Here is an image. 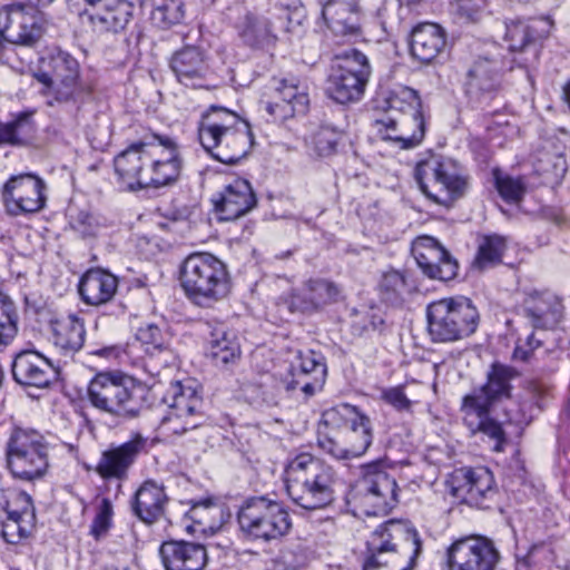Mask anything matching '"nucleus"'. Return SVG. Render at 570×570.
<instances>
[{
  "instance_id": "nucleus-10",
  "label": "nucleus",
  "mask_w": 570,
  "mask_h": 570,
  "mask_svg": "<svg viewBox=\"0 0 570 570\" xmlns=\"http://www.w3.org/2000/svg\"><path fill=\"white\" fill-rule=\"evenodd\" d=\"M49 444L33 429L14 426L6 442V465L14 479L35 481L49 468Z\"/></svg>"
},
{
  "instance_id": "nucleus-37",
  "label": "nucleus",
  "mask_w": 570,
  "mask_h": 570,
  "mask_svg": "<svg viewBox=\"0 0 570 570\" xmlns=\"http://www.w3.org/2000/svg\"><path fill=\"white\" fill-rule=\"evenodd\" d=\"M444 29L433 22H422L413 27L410 39V51L421 62L433 61L445 48Z\"/></svg>"
},
{
  "instance_id": "nucleus-55",
  "label": "nucleus",
  "mask_w": 570,
  "mask_h": 570,
  "mask_svg": "<svg viewBox=\"0 0 570 570\" xmlns=\"http://www.w3.org/2000/svg\"><path fill=\"white\" fill-rule=\"evenodd\" d=\"M36 522L6 515L1 521V535L9 544H18L28 538Z\"/></svg>"
},
{
  "instance_id": "nucleus-9",
  "label": "nucleus",
  "mask_w": 570,
  "mask_h": 570,
  "mask_svg": "<svg viewBox=\"0 0 570 570\" xmlns=\"http://www.w3.org/2000/svg\"><path fill=\"white\" fill-rule=\"evenodd\" d=\"M415 179L429 199L446 208L464 197L470 186V177L459 163L440 155L420 160Z\"/></svg>"
},
{
  "instance_id": "nucleus-39",
  "label": "nucleus",
  "mask_w": 570,
  "mask_h": 570,
  "mask_svg": "<svg viewBox=\"0 0 570 570\" xmlns=\"http://www.w3.org/2000/svg\"><path fill=\"white\" fill-rule=\"evenodd\" d=\"M118 288V278L102 268H90L80 278L78 291L88 305H101L109 302Z\"/></svg>"
},
{
  "instance_id": "nucleus-62",
  "label": "nucleus",
  "mask_w": 570,
  "mask_h": 570,
  "mask_svg": "<svg viewBox=\"0 0 570 570\" xmlns=\"http://www.w3.org/2000/svg\"><path fill=\"white\" fill-rule=\"evenodd\" d=\"M485 4L487 0H452L451 2L453 11L469 21L476 20Z\"/></svg>"
},
{
  "instance_id": "nucleus-34",
  "label": "nucleus",
  "mask_w": 570,
  "mask_h": 570,
  "mask_svg": "<svg viewBox=\"0 0 570 570\" xmlns=\"http://www.w3.org/2000/svg\"><path fill=\"white\" fill-rule=\"evenodd\" d=\"M83 13L94 30L118 33L132 19L134 4L128 0H102L96 8H85Z\"/></svg>"
},
{
  "instance_id": "nucleus-36",
  "label": "nucleus",
  "mask_w": 570,
  "mask_h": 570,
  "mask_svg": "<svg viewBox=\"0 0 570 570\" xmlns=\"http://www.w3.org/2000/svg\"><path fill=\"white\" fill-rule=\"evenodd\" d=\"M535 29L524 20H511L505 23V41L511 51H519L514 61L523 68L532 67L539 59L540 48Z\"/></svg>"
},
{
  "instance_id": "nucleus-30",
  "label": "nucleus",
  "mask_w": 570,
  "mask_h": 570,
  "mask_svg": "<svg viewBox=\"0 0 570 570\" xmlns=\"http://www.w3.org/2000/svg\"><path fill=\"white\" fill-rule=\"evenodd\" d=\"M151 140L131 144L114 159L115 171L119 179L131 190L145 188Z\"/></svg>"
},
{
  "instance_id": "nucleus-50",
  "label": "nucleus",
  "mask_w": 570,
  "mask_h": 570,
  "mask_svg": "<svg viewBox=\"0 0 570 570\" xmlns=\"http://www.w3.org/2000/svg\"><path fill=\"white\" fill-rule=\"evenodd\" d=\"M0 505L6 515L36 522V511L31 497L23 491H13L8 495L3 491Z\"/></svg>"
},
{
  "instance_id": "nucleus-60",
  "label": "nucleus",
  "mask_w": 570,
  "mask_h": 570,
  "mask_svg": "<svg viewBox=\"0 0 570 570\" xmlns=\"http://www.w3.org/2000/svg\"><path fill=\"white\" fill-rule=\"evenodd\" d=\"M245 41L254 47H264L274 42L271 22L266 19H259L250 23L244 31Z\"/></svg>"
},
{
  "instance_id": "nucleus-3",
  "label": "nucleus",
  "mask_w": 570,
  "mask_h": 570,
  "mask_svg": "<svg viewBox=\"0 0 570 570\" xmlns=\"http://www.w3.org/2000/svg\"><path fill=\"white\" fill-rule=\"evenodd\" d=\"M197 132L203 148L228 165L245 158L254 144L250 125L223 106L212 105L202 114Z\"/></svg>"
},
{
  "instance_id": "nucleus-63",
  "label": "nucleus",
  "mask_w": 570,
  "mask_h": 570,
  "mask_svg": "<svg viewBox=\"0 0 570 570\" xmlns=\"http://www.w3.org/2000/svg\"><path fill=\"white\" fill-rule=\"evenodd\" d=\"M70 225L83 237L95 236L99 229V224L95 216L82 210L71 217Z\"/></svg>"
},
{
  "instance_id": "nucleus-19",
  "label": "nucleus",
  "mask_w": 570,
  "mask_h": 570,
  "mask_svg": "<svg viewBox=\"0 0 570 570\" xmlns=\"http://www.w3.org/2000/svg\"><path fill=\"white\" fill-rule=\"evenodd\" d=\"M341 288L327 278H309L279 297L291 312L313 314L337 301Z\"/></svg>"
},
{
  "instance_id": "nucleus-7",
  "label": "nucleus",
  "mask_w": 570,
  "mask_h": 570,
  "mask_svg": "<svg viewBox=\"0 0 570 570\" xmlns=\"http://www.w3.org/2000/svg\"><path fill=\"white\" fill-rule=\"evenodd\" d=\"M179 282L186 296L202 307L213 306L230 292L227 266L209 253L188 255L180 265Z\"/></svg>"
},
{
  "instance_id": "nucleus-14",
  "label": "nucleus",
  "mask_w": 570,
  "mask_h": 570,
  "mask_svg": "<svg viewBox=\"0 0 570 570\" xmlns=\"http://www.w3.org/2000/svg\"><path fill=\"white\" fill-rule=\"evenodd\" d=\"M136 351L144 355L138 356L134 363L140 366L150 376L159 375L160 371L176 363V354L170 347L171 336L155 324H146L138 328L136 334Z\"/></svg>"
},
{
  "instance_id": "nucleus-54",
  "label": "nucleus",
  "mask_w": 570,
  "mask_h": 570,
  "mask_svg": "<svg viewBox=\"0 0 570 570\" xmlns=\"http://www.w3.org/2000/svg\"><path fill=\"white\" fill-rule=\"evenodd\" d=\"M216 511L217 508L210 500L194 503L185 514V519L193 522V524H186V530L189 533L205 532L207 527H213L209 519Z\"/></svg>"
},
{
  "instance_id": "nucleus-6",
  "label": "nucleus",
  "mask_w": 570,
  "mask_h": 570,
  "mask_svg": "<svg viewBox=\"0 0 570 570\" xmlns=\"http://www.w3.org/2000/svg\"><path fill=\"white\" fill-rule=\"evenodd\" d=\"M149 389L121 371L97 373L87 387L89 404L119 421L136 419L148 407Z\"/></svg>"
},
{
  "instance_id": "nucleus-58",
  "label": "nucleus",
  "mask_w": 570,
  "mask_h": 570,
  "mask_svg": "<svg viewBox=\"0 0 570 570\" xmlns=\"http://www.w3.org/2000/svg\"><path fill=\"white\" fill-rule=\"evenodd\" d=\"M114 505L110 499L101 498L96 505L95 518L90 525V534L99 540L112 527Z\"/></svg>"
},
{
  "instance_id": "nucleus-59",
  "label": "nucleus",
  "mask_w": 570,
  "mask_h": 570,
  "mask_svg": "<svg viewBox=\"0 0 570 570\" xmlns=\"http://www.w3.org/2000/svg\"><path fill=\"white\" fill-rule=\"evenodd\" d=\"M278 562L285 570H301L308 562V549L302 542H292L281 550Z\"/></svg>"
},
{
  "instance_id": "nucleus-13",
  "label": "nucleus",
  "mask_w": 570,
  "mask_h": 570,
  "mask_svg": "<svg viewBox=\"0 0 570 570\" xmlns=\"http://www.w3.org/2000/svg\"><path fill=\"white\" fill-rule=\"evenodd\" d=\"M451 492L466 504L479 509H490L499 497L494 476L484 466L455 470L451 479Z\"/></svg>"
},
{
  "instance_id": "nucleus-57",
  "label": "nucleus",
  "mask_w": 570,
  "mask_h": 570,
  "mask_svg": "<svg viewBox=\"0 0 570 570\" xmlns=\"http://www.w3.org/2000/svg\"><path fill=\"white\" fill-rule=\"evenodd\" d=\"M495 187L500 196L511 204L519 203L527 190V185L522 177H512L510 175L495 174Z\"/></svg>"
},
{
  "instance_id": "nucleus-32",
  "label": "nucleus",
  "mask_w": 570,
  "mask_h": 570,
  "mask_svg": "<svg viewBox=\"0 0 570 570\" xmlns=\"http://www.w3.org/2000/svg\"><path fill=\"white\" fill-rule=\"evenodd\" d=\"M168 495L163 483L145 480L132 494L129 505L131 513L145 524H154L165 514Z\"/></svg>"
},
{
  "instance_id": "nucleus-25",
  "label": "nucleus",
  "mask_w": 570,
  "mask_h": 570,
  "mask_svg": "<svg viewBox=\"0 0 570 570\" xmlns=\"http://www.w3.org/2000/svg\"><path fill=\"white\" fill-rule=\"evenodd\" d=\"M212 202L220 220H235L256 207L257 197L247 179L235 178L214 194Z\"/></svg>"
},
{
  "instance_id": "nucleus-1",
  "label": "nucleus",
  "mask_w": 570,
  "mask_h": 570,
  "mask_svg": "<svg viewBox=\"0 0 570 570\" xmlns=\"http://www.w3.org/2000/svg\"><path fill=\"white\" fill-rule=\"evenodd\" d=\"M519 376L515 367L494 362L487 372L485 383L465 394L461 401L463 424L472 435L480 433L493 441L494 452H503L508 439L502 424L491 416V410L497 403L511 397L512 381Z\"/></svg>"
},
{
  "instance_id": "nucleus-52",
  "label": "nucleus",
  "mask_w": 570,
  "mask_h": 570,
  "mask_svg": "<svg viewBox=\"0 0 570 570\" xmlns=\"http://www.w3.org/2000/svg\"><path fill=\"white\" fill-rule=\"evenodd\" d=\"M185 0H161V2L151 11V21L155 26L167 29L174 24L180 23L185 19Z\"/></svg>"
},
{
  "instance_id": "nucleus-24",
  "label": "nucleus",
  "mask_w": 570,
  "mask_h": 570,
  "mask_svg": "<svg viewBox=\"0 0 570 570\" xmlns=\"http://www.w3.org/2000/svg\"><path fill=\"white\" fill-rule=\"evenodd\" d=\"M11 372L18 384L37 389H46L58 379L55 364L35 350L19 352L13 358Z\"/></svg>"
},
{
  "instance_id": "nucleus-4",
  "label": "nucleus",
  "mask_w": 570,
  "mask_h": 570,
  "mask_svg": "<svg viewBox=\"0 0 570 570\" xmlns=\"http://www.w3.org/2000/svg\"><path fill=\"white\" fill-rule=\"evenodd\" d=\"M421 553L417 530L409 521L391 519L367 539L363 570H413Z\"/></svg>"
},
{
  "instance_id": "nucleus-31",
  "label": "nucleus",
  "mask_w": 570,
  "mask_h": 570,
  "mask_svg": "<svg viewBox=\"0 0 570 570\" xmlns=\"http://www.w3.org/2000/svg\"><path fill=\"white\" fill-rule=\"evenodd\" d=\"M0 36L8 42L31 45L40 36L37 19L22 4H9L0 9Z\"/></svg>"
},
{
  "instance_id": "nucleus-11",
  "label": "nucleus",
  "mask_w": 570,
  "mask_h": 570,
  "mask_svg": "<svg viewBox=\"0 0 570 570\" xmlns=\"http://www.w3.org/2000/svg\"><path fill=\"white\" fill-rule=\"evenodd\" d=\"M237 522L247 538L264 542L285 537L292 528L285 505L265 495L246 499L238 509Z\"/></svg>"
},
{
  "instance_id": "nucleus-61",
  "label": "nucleus",
  "mask_w": 570,
  "mask_h": 570,
  "mask_svg": "<svg viewBox=\"0 0 570 570\" xmlns=\"http://www.w3.org/2000/svg\"><path fill=\"white\" fill-rule=\"evenodd\" d=\"M381 400L402 413H412L414 401L410 400L404 392V385L385 387L381 391Z\"/></svg>"
},
{
  "instance_id": "nucleus-20",
  "label": "nucleus",
  "mask_w": 570,
  "mask_h": 570,
  "mask_svg": "<svg viewBox=\"0 0 570 570\" xmlns=\"http://www.w3.org/2000/svg\"><path fill=\"white\" fill-rule=\"evenodd\" d=\"M360 489L364 499L373 505V514H386L397 503V483L379 462L362 468Z\"/></svg>"
},
{
  "instance_id": "nucleus-43",
  "label": "nucleus",
  "mask_w": 570,
  "mask_h": 570,
  "mask_svg": "<svg viewBox=\"0 0 570 570\" xmlns=\"http://www.w3.org/2000/svg\"><path fill=\"white\" fill-rule=\"evenodd\" d=\"M355 411V416L350 420L344 435V442L350 450V455L360 458L366 453L373 442V425L371 419Z\"/></svg>"
},
{
  "instance_id": "nucleus-53",
  "label": "nucleus",
  "mask_w": 570,
  "mask_h": 570,
  "mask_svg": "<svg viewBox=\"0 0 570 570\" xmlns=\"http://www.w3.org/2000/svg\"><path fill=\"white\" fill-rule=\"evenodd\" d=\"M553 564L561 568L560 564H557L556 549L548 542L533 544L524 559L522 561H518V568L530 567L534 570H551Z\"/></svg>"
},
{
  "instance_id": "nucleus-46",
  "label": "nucleus",
  "mask_w": 570,
  "mask_h": 570,
  "mask_svg": "<svg viewBox=\"0 0 570 570\" xmlns=\"http://www.w3.org/2000/svg\"><path fill=\"white\" fill-rule=\"evenodd\" d=\"M413 289L414 285L409 283L406 275L400 271L384 273L380 282L381 296L391 305L403 304Z\"/></svg>"
},
{
  "instance_id": "nucleus-45",
  "label": "nucleus",
  "mask_w": 570,
  "mask_h": 570,
  "mask_svg": "<svg viewBox=\"0 0 570 570\" xmlns=\"http://www.w3.org/2000/svg\"><path fill=\"white\" fill-rule=\"evenodd\" d=\"M286 389V380L278 381L274 375H265L257 383L248 384L245 387L246 396L249 402L256 405L276 406L278 405Z\"/></svg>"
},
{
  "instance_id": "nucleus-26",
  "label": "nucleus",
  "mask_w": 570,
  "mask_h": 570,
  "mask_svg": "<svg viewBox=\"0 0 570 570\" xmlns=\"http://www.w3.org/2000/svg\"><path fill=\"white\" fill-rule=\"evenodd\" d=\"M169 67L177 81L185 87H207L212 73L206 52L198 46L186 45L175 51Z\"/></svg>"
},
{
  "instance_id": "nucleus-47",
  "label": "nucleus",
  "mask_w": 570,
  "mask_h": 570,
  "mask_svg": "<svg viewBox=\"0 0 570 570\" xmlns=\"http://www.w3.org/2000/svg\"><path fill=\"white\" fill-rule=\"evenodd\" d=\"M384 115H400L417 112L422 108V101L416 90L409 87H400L390 92L384 100Z\"/></svg>"
},
{
  "instance_id": "nucleus-27",
  "label": "nucleus",
  "mask_w": 570,
  "mask_h": 570,
  "mask_svg": "<svg viewBox=\"0 0 570 570\" xmlns=\"http://www.w3.org/2000/svg\"><path fill=\"white\" fill-rule=\"evenodd\" d=\"M291 379H286V389H299L306 396H312L321 390L326 379V365L323 357L314 351H298L291 364Z\"/></svg>"
},
{
  "instance_id": "nucleus-15",
  "label": "nucleus",
  "mask_w": 570,
  "mask_h": 570,
  "mask_svg": "<svg viewBox=\"0 0 570 570\" xmlns=\"http://www.w3.org/2000/svg\"><path fill=\"white\" fill-rule=\"evenodd\" d=\"M499 559L493 541L482 535L461 538L446 550L449 570H494Z\"/></svg>"
},
{
  "instance_id": "nucleus-8",
  "label": "nucleus",
  "mask_w": 570,
  "mask_h": 570,
  "mask_svg": "<svg viewBox=\"0 0 570 570\" xmlns=\"http://www.w3.org/2000/svg\"><path fill=\"white\" fill-rule=\"evenodd\" d=\"M426 331L433 343H454L476 332L480 314L465 296L436 299L425 308Z\"/></svg>"
},
{
  "instance_id": "nucleus-44",
  "label": "nucleus",
  "mask_w": 570,
  "mask_h": 570,
  "mask_svg": "<svg viewBox=\"0 0 570 570\" xmlns=\"http://www.w3.org/2000/svg\"><path fill=\"white\" fill-rule=\"evenodd\" d=\"M208 354L217 364H234L240 357V345L234 332L223 326L216 327L210 335Z\"/></svg>"
},
{
  "instance_id": "nucleus-16",
  "label": "nucleus",
  "mask_w": 570,
  "mask_h": 570,
  "mask_svg": "<svg viewBox=\"0 0 570 570\" xmlns=\"http://www.w3.org/2000/svg\"><path fill=\"white\" fill-rule=\"evenodd\" d=\"M45 181L32 174L10 177L2 187L1 197L7 212L12 216L33 214L46 204Z\"/></svg>"
},
{
  "instance_id": "nucleus-35",
  "label": "nucleus",
  "mask_w": 570,
  "mask_h": 570,
  "mask_svg": "<svg viewBox=\"0 0 570 570\" xmlns=\"http://www.w3.org/2000/svg\"><path fill=\"white\" fill-rule=\"evenodd\" d=\"M159 556L166 570H203L207 563L206 548L184 540L163 542Z\"/></svg>"
},
{
  "instance_id": "nucleus-12",
  "label": "nucleus",
  "mask_w": 570,
  "mask_h": 570,
  "mask_svg": "<svg viewBox=\"0 0 570 570\" xmlns=\"http://www.w3.org/2000/svg\"><path fill=\"white\" fill-rule=\"evenodd\" d=\"M163 402L169 412L161 420L160 428L168 434L183 435L207 421L199 385L190 379L170 382Z\"/></svg>"
},
{
  "instance_id": "nucleus-29",
  "label": "nucleus",
  "mask_w": 570,
  "mask_h": 570,
  "mask_svg": "<svg viewBox=\"0 0 570 570\" xmlns=\"http://www.w3.org/2000/svg\"><path fill=\"white\" fill-rule=\"evenodd\" d=\"M322 17L335 36L346 40L362 37V12L356 0H326Z\"/></svg>"
},
{
  "instance_id": "nucleus-18",
  "label": "nucleus",
  "mask_w": 570,
  "mask_h": 570,
  "mask_svg": "<svg viewBox=\"0 0 570 570\" xmlns=\"http://www.w3.org/2000/svg\"><path fill=\"white\" fill-rule=\"evenodd\" d=\"M150 154L148 170L144 176L145 188H158L176 181L183 167V159L176 141L168 136H154Z\"/></svg>"
},
{
  "instance_id": "nucleus-51",
  "label": "nucleus",
  "mask_w": 570,
  "mask_h": 570,
  "mask_svg": "<svg viewBox=\"0 0 570 570\" xmlns=\"http://www.w3.org/2000/svg\"><path fill=\"white\" fill-rule=\"evenodd\" d=\"M332 69L368 80L371 66L367 57L357 49H347L335 56Z\"/></svg>"
},
{
  "instance_id": "nucleus-56",
  "label": "nucleus",
  "mask_w": 570,
  "mask_h": 570,
  "mask_svg": "<svg viewBox=\"0 0 570 570\" xmlns=\"http://www.w3.org/2000/svg\"><path fill=\"white\" fill-rule=\"evenodd\" d=\"M344 132L330 125L321 126L313 135V145L315 151L322 156H330L335 153L338 142L342 140Z\"/></svg>"
},
{
  "instance_id": "nucleus-28",
  "label": "nucleus",
  "mask_w": 570,
  "mask_h": 570,
  "mask_svg": "<svg viewBox=\"0 0 570 570\" xmlns=\"http://www.w3.org/2000/svg\"><path fill=\"white\" fill-rule=\"evenodd\" d=\"M278 100L267 102L266 110L275 120H286L296 115H305L309 106L307 86L297 79L275 80Z\"/></svg>"
},
{
  "instance_id": "nucleus-41",
  "label": "nucleus",
  "mask_w": 570,
  "mask_h": 570,
  "mask_svg": "<svg viewBox=\"0 0 570 570\" xmlns=\"http://www.w3.org/2000/svg\"><path fill=\"white\" fill-rule=\"evenodd\" d=\"M33 109L10 115L7 121H0V147H24L31 144L37 134Z\"/></svg>"
},
{
  "instance_id": "nucleus-5",
  "label": "nucleus",
  "mask_w": 570,
  "mask_h": 570,
  "mask_svg": "<svg viewBox=\"0 0 570 570\" xmlns=\"http://www.w3.org/2000/svg\"><path fill=\"white\" fill-rule=\"evenodd\" d=\"M80 72V63L73 56L61 49H52L40 58L33 78L49 106L72 104L79 107L95 91L94 82L83 80Z\"/></svg>"
},
{
  "instance_id": "nucleus-48",
  "label": "nucleus",
  "mask_w": 570,
  "mask_h": 570,
  "mask_svg": "<svg viewBox=\"0 0 570 570\" xmlns=\"http://www.w3.org/2000/svg\"><path fill=\"white\" fill-rule=\"evenodd\" d=\"M507 249L505 238L499 235L483 236L478 246L474 265L480 269L492 267L502 261Z\"/></svg>"
},
{
  "instance_id": "nucleus-42",
  "label": "nucleus",
  "mask_w": 570,
  "mask_h": 570,
  "mask_svg": "<svg viewBox=\"0 0 570 570\" xmlns=\"http://www.w3.org/2000/svg\"><path fill=\"white\" fill-rule=\"evenodd\" d=\"M368 80L332 69L326 92L334 101L345 105L360 100Z\"/></svg>"
},
{
  "instance_id": "nucleus-17",
  "label": "nucleus",
  "mask_w": 570,
  "mask_h": 570,
  "mask_svg": "<svg viewBox=\"0 0 570 570\" xmlns=\"http://www.w3.org/2000/svg\"><path fill=\"white\" fill-rule=\"evenodd\" d=\"M373 127L383 140L394 142L402 149L419 146L425 136L426 116L423 109L417 112L382 115L373 120Z\"/></svg>"
},
{
  "instance_id": "nucleus-21",
  "label": "nucleus",
  "mask_w": 570,
  "mask_h": 570,
  "mask_svg": "<svg viewBox=\"0 0 570 570\" xmlns=\"http://www.w3.org/2000/svg\"><path fill=\"white\" fill-rule=\"evenodd\" d=\"M145 446L146 440L140 435L121 444L110 445L101 452L95 472L105 481L124 482Z\"/></svg>"
},
{
  "instance_id": "nucleus-49",
  "label": "nucleus",
  "mask_w": 570,
  "mask_h": 570,
  "mask_svg": "<svg viewBox=\"0 0 570 570\" xmlns=\"http://www.w3.org/2000/svg\"><path fill=\"white\" fill-rule=\"evenodd\" d=\"M19 313L12 298L0 292V347L8 346L17 336Z\"/></svg>"
},
{
  "instance_id": "nucleus-33",
  "label": "nucleus",
  "mask_w": 570,
  "mask_h": 570,
  "mask_svg": "<svg viewBox=\"0 0 570 570\" xmlns=\"http://www.w3.org/2000/svg\"><path fill=\"white\" fill-rule=\"evenodd\" d=\"M499 69L498 61L485 57L473 61L464 81V90L470 100L482 102L494 96L501 83Z\"/></svg>"
},
{
  "instance_id": "nucleus-23",
  "label": "nucleus",
  "mask_w": 570,
  "mask_h": 570,
  "mask_svg": "<svg viewBox=\"0 0 570 570\" xmlns=\"http://www.w3.org/2000/svg\"><path fill=\"white\" fill-rule=\"evenodd\" d=\"M412 253L423 274L432 279L446 282L453 279L458 274L456 261L433 237L417 238Z\"/></svg>"
},
{
  "instance_id": "nucleus-40",
  "label": "nucleus",
  "mask_w": 570,
  "mask_h": 570,
  "mask_svg": "<svg viewBox=\"0 0 570 570\" xmlns=\"http://www.w3.org/2000/svg\"><path fill=\"white\" fill-rule=\"evenodd\" d=\"M51 334L53 346L62 355L72 356L85 344V323L76 314H69L51 322Z\"/></svg>"
},
{
  "instance_id": "nucleus-2",
  "label": "nucleus",
  "mask_w": 570,
  "mask_h": 570,
  "mask_svg": "<svg viewBox=\"0 0 570 570\" xmlns=\"http://www.w3.org/2000/svg\"><path fill=\"white\" fill-rule=\"evenodd\" d=\"M283 478L289 499L305 510H322L335 501L336 471L311 453L288 458Z\"/></svg>"
},
{
  "instance_id": "nucleus-22",
  "label": "nucleus",
  "mask_w": 570,
  "mask_h": 570,
  "mask_svg": "<svg viewBox=\"0 0 570 570\" xmlns=\"http://www.w3.org/2000/svg\"><path fill=\"white\" fill-rule=\"evenodd\" d=\"M412 253L423 274L432 279L446 282L453 279L458 274L456 261L433 237L417 238Z\"/></svg>"
},
{
  "instance_id": "nucleus-38",
  "label": "nucleus",
  "mask_w": 570,
  "mask_h": 570,
  "mask_svg": "<svg viewBox=\"0 0 570 570\" xmlns=\"http://www.w3.org/2000/svg\"><path fill=\"white\" fill-rule=\"evenodd\" d=\"M523 312L535 328H551L562 317V304L549 292L529 293L523 301Z\"/></svg>"
},
{
  "instance_id": "nucleus-64",
  "label": "nucleus",
  "mask_w": 570,
  "mask_h": 570,
  "mask_svg": "<svg viewBox=\"0 0 570 570\" xmlns=\"http://www.w3.org/2000/svg\"><path fill=\"white\" fill-rule=\"evenodd\" d=\"M317 445L320 449L336 460H351L350 450L345 445H341L336 440L327 434H318Z\"/></svg>"
}]
</instances>
